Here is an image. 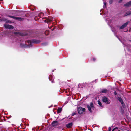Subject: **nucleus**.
I'll return each mask as SVG.
<instances>
[{
    "instance_id": "16",
    "label": "nucleus",
    "mask_w": 131,
    "mask_h": 131,
    "mask_svg": "<svg viewBox=\"0 0 131 131\" xmlns=\"http://www.w3.org/2000/svg\"><path fill=\"white\" fill-rule=\"evenodd\" d=\"M62 110V109L60 108H59L57 110V112L58 113H61Z\"/></svg>"
},
{
    "instance_id": "10",
    "label": "nucleus",
    "mask_w": 131,
    "mask_h": 131,
    "mask_svg": "<svg viewBox=\"0 0 131 131\" xmlns=\"http://www.w3.org/2000/svg\"><path fill=\"white\" fill-rule=\"evenodd\" d=\"M53 19V17L51 16H49L48 18H47V21L46 23H48L49 22L51 23L53 21L52 20Z\"/></svg>"
},
{
    "instance_id": "1",
    "label": "nucleus",
    "mask_w": 131,
    "mask_h": 131,
    "mask_svg": "<svg viewBox=\"0 0 131 131\" xmlns=\"http://www.w3.org/2000/svg\"><path fill=\"white\" fill-rule=\"evenodd\" d=\"M26 42L28 43H30V44L28 45H27L26 44H24L23 45V46L24 47L27 48H29L30 47H32V43L35 44H38L41 42L40 40L35 39H32L31 40H28Z\"/></svg>"
},
{
    "instance_id": "35",
    "label": "nucleus",
    "mask_w": 131,
    "mask_h": 131,
    "mask_svg": "<svg viewBox=\"0 0 131 131\" xmlns=\"http://www.w3.org/2000/svg\"><path fill=\"white\" fill-rule=\"evenodd\" d=\"M102 90H107L106 89H104Z\"/></svg>"
},
{
    "instance_id": "32",
    "label": "nucleus",
    "mask_w": 131,
    "mask_h": 131,
    "mask_svg": "<svg viewBox=\"0 0 131 131\" xmlns=\"http://www.w3.org/2000/svg\"><path fill=\"white\" fill-rule=\"evenodd\" d=\"M47 21V18H46V20H44V21L46 23V22Z\"/></svg>"
},
{
    "instance_id": "15",
    "label": "nucleus",
    "mask_w": 131,
    "mask_h": 131,
    "mask_svg": "<svg viewBox=\"0 0 131 131\" xmlns=\"http://www.w3.org/2000/svg\"><path fill=\"white\" fill-rule=\"evenodd\" d=\"M124 6L127 7H128L130 6H131V1L127 2L124 4Z\"/></svg>"
},
{
    "instance_id": "9",
    "label": "nucleus",
    "mask_w": 131,
    "mask_h": 131,
    "mask_svg": "<svg viewBox=\"0 0 131 131\" xmlns=\"http://www.w3.org/2000/svg\"><path fill=\"white\" fill-rule=\"evenodd\" d=\"M77 110L78 113L80 114H82L83 112V108L81 107H79L78 108Z\"/></svg>"
},
{
    "instance_id": "4",
    "label": "nucleus",
    "mask_w": 131,
    "mask_h": 131,
    "mask_svg": "<svg viewBox=\"0 0 131 131\" xmlns=\"http://www.w3.org/2000/svg\"><path fill=\"white\" fill-rule=\"evenodd\" d=\"M102 101L106 104H109L110 103V100L106 96H104L102 98Z\"/></svg>"
},
{
    "instance_id": "31",
    "label": "nucleus",
    "mask_w": 131,
    "mask_h": 131,
    "mask_svg": "<svg viewBox=\"0 0 131 131\" xmlns=\"http://www.w3.org/2000/svg\"><path fill=\"white\" fill-rule=\"evenodd\" d=\"M104 5L105 6L104 7H105V8L106 5V2H105L104 3Z\"/></svg>"
},
{
    "instance_id": "3",
    "label": "nucleus",
    "mask_w": 131,
    "mask_h": 131,
    "mask_svg": "<svg viewBox=\"0 0 131 131\" xmlns=\"http://www.w3.org/2000/svg\"><path fill=\"white\" fill-rule=\"evenodd\" d=\"M87 107L88 109V110L91 112H92V110L94 109V106L92 102L90 103V105H87Z\"/></svg>"
},
{
    "instance_id": "36",
    "label": "nucleus",
    "mask_w": 131,
    "mask_h": 131,
    "mask_svg": "<svg viewBox=\"0 0 131 131\" xmlns=\"http://www.w3.org/2000/svg\"><path fill=\"white\" fill-rule=\"evenodd\" d=\"M0 21H2V19H0Z\"/></svg>"
},
{
    "instance_id": "21",
    "label": "nucleus",
    "mask_w": 131,
    "mask_h": 131,
    "mask_svg": "<svg viewBox=\"0 0 131 131\" xmlns=\"http://www.w3.org/2000/svg\"><path fill=\"white\" fill-rule=\"evenodd\" d=\"M7 20V19L4 18H2V21H6Z\"/></svg>"
},
{
    "instance_id": "19",
    "label": "nucleus",
    "mask_w": 131,
    "mask_h": 131,
    "mask_svg": "<svg viewBox=\"0 0 131 131\" xmlns=\"http://www.w3.org/2000/svg\"><path fill=\"white\" fill-rule=\"evenodd\" d=\"M98 104L100 105V106L101 107H102V105L101 103V102L100 101L98 100Z\"/></svg>"
},
{
    "instance_id": "40",
    "label": "nucleus",
    "mask_w": 131,
    "mask_h": 131,
    "mask_svg": "<svg viewBox=\"0 0 131 131\" xmlns=\"http://www.w3.org/2000/svg\"><path fill=\"white\" fill-rule=\"evenodd\" d=\"M54 29H53L52 30H54Z\"/></svg>"
},
{
    "instance_id": "23",
    "label": "nucleus",
    "mask_w": 131,
    "mask_h": 131,
    "mask_svg": "<svg viewBox=\"0 0 131 131\" xmlns=\"http://www.w3.org/2000/svg\"><path fill=\"white\" fill-rule=\"evenodd\" d=\"M116 129H118V127H116L114 128L112 130V131H115V130Z\"/></svg>"
},
{
    "instance_id": "22",
    "label": "nucleus",
    "mask_w": 131,
    "mask_h": 131,
    "mask_svg": "<svg viewBox=\"0 0 131 131\" xmlns=\"http://www.w3.org/2000/svg\"><path fill=\"white\" fill-rule=\"evenodd\" d=\"M49 34V31H46L45 32V34L46 35H48Z\"/></svg>"
},
{
    "instance_id": "6",
    "label": "nucleus",
    "mask_w": 131,
    "mask_h": 131,
    "mask_svg": "<svg viewBox=\"0 0 131 131\" xmlns=\"http://www.w3.org/2000/svg\"><path fill=\"white\" fill-rule=\"evenodd\" d=\"M65 91H60L59 93H63ZM66 94L67 96H69L72 94V92L71 91H65Z\"/></svg>"
},
{
    "instance_id": "34",
    "label": "nucleus",
    "mask_w": 131,
    "mask_h": 131,
    "mask_svg": "<svg viewBox=\"0 0 131 131\" xmlns=\"http://www.w3.org/2000/svg\"><path fill=\"white\" fill-rule=\"evenodd\" d=\"M51 82L53 83H54V80H52V81H51Z\"/></svg>"
},
{
    "instance_id": "11",
    "label": "nucleus",
    "mask_w": 131,
    "mask_h": 131,
    "mask_svg": "<svg viewBox=\"0 0 131 131\" xmlns=\"http://www.w3.org/2000/svg\"><path fill=\"white\" fill-rule=\"evenodd\" d=\"M73 124V123L72 122H70L68 123L66 125V127L68 128H70L72 126Z\"/></svg>"
},
{
    "instance_id": "7",
    "label": "nucleus",
    "mask_w": 131,
    "mask_h": 131,
    "mask_svg": "<svg viewBox=\"0 0 131 131\" xmlns=\"http://www.w3.org/2000/svg\"><path fill=\"white\" fill-rule=\"evenodd\" d=\"M4 26L6 29H13L14 28V27L13 26L5 24Z\"/></svg>"
},
{
    "instance_id": "30",
    "label": "nucleus",
    "mask_w": 131,
    "mask_h": 131,
    "mask_svg": "<svg viewBox=\"0 0 131 131\" xmlns=\"http://www.w3.org/2000/svg\"><path fill=\"white\" fill-rule=\"evenodd\" d=\"M85 108H83V112L84 111H85Z\"/></svg>"
},
{
    "instance_id": "17",
    "label": "nucleus",
    "mask_w": 131,
    "mask_h": 131,
    "mask_svg": "<svg viewBox=\"0 0 131 131\" xmlns=\"http://www.w3.org/2000/svg\"><path fill=\"white\" fill-rule=\"evenodd\" d=\"M43 15H44L43 13L42 12L40 13L39 14V15H38L39 17H40V18L41 17L43 16Z\"/></svg>"
},
{
    "instance_id": "18",
    "label": "nucleus",
    "mask_w": 131,
    "mask_h": 131,
    "mask_svg": "<svg viewBox=\"0 0 131 131\" xmlns=\"http://www.w3.org/2000/svg\"><path fill=\"white\" fill-rule=\"evenodd\" d=\"M53 78V76L52 75H50L49 77V79L50 80H51Z\"/></svg>"
},
{
    "instance_id": "37",
    "label": "nucleus",
    "mask_w": 131,
    "mask_h": 131,
    "mask_svg": "<svg viewBox=\"0 0 131 131\" xmlns=\"http://www.w3.org/2000/svg\"><path fill=\"white\" fill-rule=\"evenodd\" d=\"M122 1V0H120V1H119V2H121Z\"/></svg>"
},
{
    "instance_id": "38",
    "label": "nucleus",
    "mask_w": 131,
    "mask_h": 131,
    "mask_svg": "<svg viewBox=\"0 0 131 131\" xmlns=\"http://www.w3.org/2000/svg\"><path fill=\"white\" fill-rule=\"evenodd\" d=\"M128 93H130V92L129 91H128Z\"/></svg>"
},
{
    "instance_id": "5",
    "label": "nucleus",
    "mask_w": 131,
    "mask_h": 131,
    "mask_svg": "<svg viewBox=\"0 0 131 131\" xmlns=\"http://www.w3.org/2000/svg\"><path fill=\"white\" fill-rule=\"evenodd\" d=\"M117 99L118 101L121 103L123 107L124 108H125L126 106H125V104L124 103L123 101L122 98L121 97H118Z\"/></svg>"
},
{
    "instance_id": "25",
    "label": "nucleus",
    "mask_w": 131,
    "mask_h": 131,
    "mask_svg": "<svg viewBox=\"0 0 131 131\" xmlns=\"http://www.w3.org/2000/svg\"><path fill=\"white\" fill-rule=\"evenodd\" d=\"M76 114V113L75 112H73L72 113V114H71V115L72 116H73L74 115H75Z\"/></svg>"
},
{
    "instance_id": "39",
    "label": "nucleus",
    "mask_w": 131,
    "mask_h": 131,
    "mask_svg": "<svg viewBox=\"0 0 131 131\" xmlns=\"http://www.w3.org/2000/svg\"><path fill=\"white\" fill-rule=\"evenodd\" d=\"M60 90H61V89H60Z\"/></svg>"
},
{
    "instance_id": "13",
    "label": "nucleus",
    "mask_w": 131,
    "mask_h": 131,
    "mask_svg": "<svg viewBox=\"0 0 131 131\" xmlns=\"http://www.w3.org/2000/svg\"><path fill=\"white\" fill-rule=\"evenodd\" d=\"M84 87L83 85L81 84H79L78 85V90H82L84 89Z\"/></svg>"
},
{
    "instance_id": "33",
    "label": "nucleus",
    "mask_w": 131,
    "mask_h": 131,
    "mask_svg": "<svg viewBox=\"0 0 131 131\" xmlns=\"http://www.w3.org/2000/svg\"><path fill=\"white\" fill-rule=\"evenodd\" d=\"M114 93V95H116L117 94V93L115 91Z\"/></svg>"
},
{
    "instance_id": "20",
    "label": "nucleus",
    "mask_w": 131,
    "mask_h": 131,
    "mask_svg": "<svg viewBox=\"0 0 131 131\" xmlns=\"http://www.w3.org/2000/svg\"><path fill=\"white\" fill-rule=\"evenodd\" d=\"M113 2V0H109V3L110 4H112Z\"/></svg>"
},
{
    "instance_id": "29",
    "label": "nucleus",
    "mask_w": 131,
    "mask_h": 131,
    "mask_svg": "<svg viewBox=\"0 0 131 131\" xmlns=\"http://www.w3.org/2000/svg\"><path fill=\"white\" fill-rule=\"evenodd\" d=\"M111 128L110 127L108 128V131H111Z\"/></svg>"
},
{
    "instance_id": "26",
    "label": "nucleus",
    "mask_w": 131,
    "mask_h": 131,
    "mask_svg": "<svg viewBox=\"0 0 131 131\" xmlns=\"http://www.w3.org/2000/svg\"><path fill=\"white\" fill-rule=\"evenodd\" d=\"M6 21V22L7 23H11V21H10L9 20H7H7Z\"/></svg>"
},
{
    "instance_id": "27",
    "label": "nucleus",
    "mask_w": 131,
    "mask_h": 131,
    "mask_svg": "<svg viewBox=\"0 0 131 131\" xmlns=\"http://www.w3.org/2000/svg\"><path fill=\"white\" fill-rule=\"evenodd\" d=\"M107 91H102L101 92L102 93H106L107 92Z\"/></svg>"
},
{
    "instance_id": "8",
    "label": "nucleus",
    "mask_w": 131,
    "mask_h": 131,
    "mask_svg": "<svg viewBox=\"0 0 131 131\" xmlns=\"http://www.w3.org/2000/svg\"><path fill=\"white\" fill-rule=\"evenodd\" d=\"M58 124V122L57 121H53L51 123V125L53 127L57 126Z\"/></svg>"
},
{
    "instance_id": "28",
    "label": "nucleus",
    "mask_w": 131,
    "mask_h": 131,
    "mask_svg": "<svg viewBox=\"0 0 131 131\" xmlns=\"http://www.w3.org/2000/svg\"><path fill=\"white\" fill-rule=\"evenodd\" d=\"M92 60L93 61H95L96 60V59L94 58H92Z\"/></svg>"
},
{
    "instance_id": "12",
    "label": "nucleus",
    "mask_w": 131,
    "mask_h": 131,
    "mask_svg": "<svg viewBox=\"0 0 131 131\" xmlns=\"http://www.w3.org/2000/svg\"><path fill=\"white\" fill-rule=\"evenodd\" d=\"M128 23V21L125 23L120 27V29H122L126 27L127 26Z\"/></svg>"
},
{
    "instance_id": "24",
    "label": "nucleus",
    "mask_w": 131,
    "mask_h": 131,
    "mask_svg": "<svg viewBox=\"0 0 131 131\" xmlns=\"http://www.w3.org/2000/svg\"><path fill=\"white\" fill-rule=\"evenodd\" d=\"M42 45L43 46H46L47 45V43H43L42 44Z\"/></svg>"
},
{
    "instance_id": "2",
    "label": "nucleus",
    "mask_w": 131,
    "mask_h": 131,
    "mask_svg": "<svg viewBox=\"0 0 131 131\" xmlns=\"http://www.w3.org/2000/svg\"><path fill=\"white\" fill-rule=\"evenodd\" d=\"M6 16L8 17L11 18H13L15 20L19 21H22L24 19L23 18L21 17L14 16L10 15H8Z\"/></svg>"
},
{
    "instance_id": "14",
    "label": "nucleus",
    "mask_w": 131,
    "mask_h": 131,
    "mask_svg": "<svg viewBox=\"0 0 131 131\" xmlns=\"http://www.w3.org/2000/svg\"><path fill=\"white\" fill-rule=\"evenodd\" d=\"M131 15V11H127L126 12V13L124 15V16L125 17L127 16L130 15Z\"/></svg>"
}]
</instances>
